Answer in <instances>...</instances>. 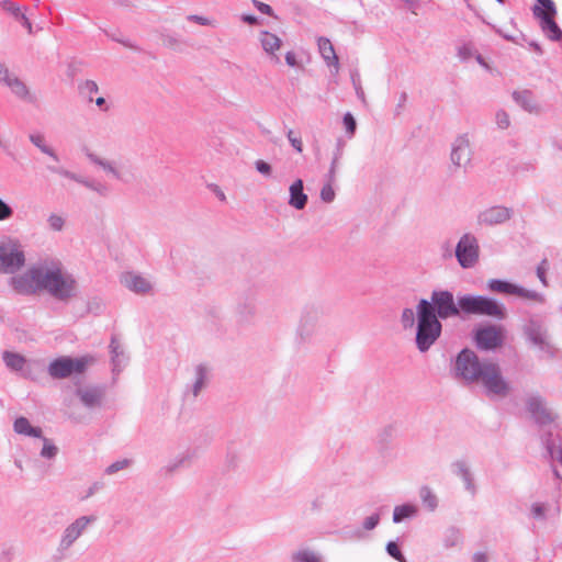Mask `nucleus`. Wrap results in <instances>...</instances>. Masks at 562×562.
Here are the masks:
<instances>
[{"label":"nucleus","instance_id":"nucleus-1","mask_svg":"<svg viewBox=\"0 0 562 562\" xmlns=\"http://www.w3.org/2000/svg\"><path fill=\"white\" fill-rule=\"evenodd\" d=\"M9 285L21 295L47 293L60 302H68L78 294L74 274L64 268L60 260L50 257L40 259L23 273L11 277Z\"/></svg>","mask_w":562,"mask_h":562},{"label":"nucleus","instance_id":"nucleus-2","mask_svg":"<svg viewBox=\"0 0 562 562\" xmlns=\"http://www.w3.org/2000/svg\"><path fill=\"white\" fill-rule=\"evenodd\" d=\"M453 376L464 384L482 385L486 395L505 397L509 384L502 374L499 366L492 360H481L475 351L464 348L454 359Z\"/></svg>","mask_w":562,"mask_h":562},{"label":"nucleus","instance_id":"nucleus-3","mask_svg":"<svg viewBox=\"0 0 562 562\" xmlns=\"http://www.w3.org/2000/svg\"><path fill=\"white\" fill-rule=\"evenodd\" d=\"M417 324L415 342L419 352L428 351L438 340L442 331V324L435 315L434 307L422 299L416 306Z\"/></svg>","mask_w":562,"mask_h":562},{"label":"nucleus","instance_id":"nucleus-4","mask_svg":"<svg viewBox=\"0 0 562 562\" xmlns=\"http://www.w3.org/2000/svg\"><path fill=\"white\" fill-rule=\"evenodd\" d=\"M460 312L504 319L506 308L496 300L483 295L464 294L458 297Z\"/></svg>","mask_w":562,"mask_h":562},{"label":"nucleus","instance_id":"nucleus-5","mask_svg":"<svg viewBox=\"0 0 562 562\" xmlns=\"http://www.w3.org/2000/svg\"><path fill=\"white\" fill-rule=\"evenodd\" d=\"M522 334L527 341L548 358L555 356V348L550 341V335L544 322L538 315H530L522 325Z\"/></svg>","mask_w":562,"mask_h":562},{"label":"nucleus","instance_id":"nucleus-6","mask_svg":"<svg viewBox=\"0 0 562 562\" xmlns=\"http://www.w3.org/2000/svg\"><path fill=\"white\" fill-rule=\"evenodd\" d=\"M25 261L24 247L19 239L5 237L0 240V273L14 274Z\"/></svg>","mask_w":562,"mask_h":562},{"label":"nucleus","instance_id":"nucleus-7","mask_svg":"<svg viewBox=\"0 0 562 562\" xmlns=\"http://www.w3.org/2000/svg\"><path fill=\"white\" fill-rule=\"evenodd\" d=\"M93 362V357L83 356L79 358L59 357L48 366V374L53 379H66L74 373H82L89 364Z\"/></svg>","mask_w":562,"mask_h":562},{"label":"nucleus","instance_id":"nucleus-8","mask_svg":"<svg viewBox=\"0 0 562 562\" xmlns=\"http://www.w3.org/2000/svg\"><path fill=\"white\" fill-rule=\"evenodd\" d=\"M486 289L494 293H501L506 295H515L520 299L536 302L539 304L546 303L544 294L537 292L535 290L526 289L521 285L512 283L502 279H491L486 283Z\"/></svg>","mask_w":562,"mask_h":562},{"label":"nucleus","instance_id":"nucleus-9","mask_svg":"<svg viewBox=\"0 0 562 562\" xmlns=\"http://www.w3.org/2000/svg\"><path fill=\"white\" fill-rule=\"evenodd\" d=\"M95 521L97 517L94 515H83L67 525L60 535L57 551L60 553L67 552Z\"/></svg>","mask_w":562,"mask_h":562},{"label":"nucleus","instance_id":"nucleus-10","mask_svg":"<svg viewBox=\"0 0 562 562\" xmlns=\"http://www.w3.org/2000/svg\"><path fill=\"white\" fill-rule=\"evenodd\" d=\"M454 255L463 269L473 268L480 258V245L472 233H464L457 243Z\"/></svg>","mask_w":562,"mask_h":562},{"label":"nucleus","instance_id":"nucleus-11","mask_svg":"<svg viewBox=\"0 0 562 562\" xmlns=\"http://www.w3.org/2000/svg\"><path fill=\"white\" fill-rule=\"evenodd\" d=\"M435 311L438 319H447L460 315L459 303L454 302L452 292L448 290H435L431 292L430 300H427Z\"/></svg>","mask_w":562,"mask_h":562},{"label":"nucleus","instance_id":"nucleus-12","mask_svg":"<svg viewBox=\"0 0 562 562\" xmlns=\"http://www.w3.org/2000/svg\"><path fill=\"white\" fill-rule=\"evenodd\" d=\"M2 360L9 370L20 374L22 378L31 380L36 378L35 372L40 367L38 361L29 360L22 355L12 351H4Z\"/></svg>","mask_w":562,"mask_h":562},{"label":"nucleus","instance_id":"nucleus-13","mask_svg":"<svg viewBox=\"0 0 562 562\" xmlns=\"http://www.w3.org/2000/svg\"><path fill=\"white\" fill-rule=\"evenodd\" d=\"M503 329L495 325L477 328L474 333V341L481 350H494L503 345Z\"/></svg>","mask_w":562,"mask_h":562},{"label":"nucleus","instance_id":"nucleus-14","mask_svg":"<svg viewBox=\"0 0 562 562\" xmlns=\"http://www.w3.org/2000/svg\"><path fill=\"white\" fill-rule=\"evenodd\" d=\"M532 12L533 15L539 19L540 27L549 40L560 41L562 38V31L554 21L557 15L555 5H553V12L540 7H533Z\"/></svg>","mask_w":562,"mask_h":562},{"label":"nucleus","instance_id":"nucleus-15","mask_svg":"<svg viewBox=\"0 0 562 562\" xmlns=\"http://www.w3.org/2000/svg\"><path fill=\"white\" fill-rule=\"evenodd\" d=\"M532 12L533 15L539 19L540 27L549 40L560 41L562 38V31L554 21L557 15L555 5H553V12L540 7H533Z\"/></svg>","mask_w":562,"mask_h":562},{"label":"nucleus","instance_id":"nucleus-16","mask_svg":"<svg viewBox=\"0 0 562 562\" xmlns=\"http://www.w3.org/2000/svg\"><path fill=\"white\" fill-rule=\"evenodd\" d=\"M451 162L457 168L467 169L471 165L472 149L468 135L458 136L451 146Z\"/></svg>","mask_w":562,"mask_h":562},{"label":"nucleus","instance_id":"nucleus-17","mask_svg":"<svg viewBox=\"0 0 562 562\" xmlns=\"http://www.w3.org/2000/svg\"><path fill=\"white\" fill-rule=\"evenodd\" d=\"M87 157L92 164L101 167L105 172L121 182L128 183L133 177L123 164L116 165V162L101 158L93 153L87 154Z\"/></svg>","mask_w":562,"mask_h":562},{"label":"nucleus","instance_id":"nucleus-18","mask_svg":"<svg viewBox=\"0 0 562 562\" xmlns=\"http://www.w3.org/2000/svg\"><path fill=\"white\" fill-rule=\"evenodd\" d=\"M121 283L130 291L145 295L153 291V282L149 278L134 271H127L122 273Z\"/></svg>","mask_w":562,"mask_h":562},{"label":"nucleus","instance_id":"nucleus-19","mask_svg":"<svg viewBox=\"0 0 562 562\" xmlns=\"http://www.w3.org/2000/svg\"><path fill=\"white\" fill-rule=\"evenodd\" d=\"M512 211L505 206L495 205L481 211L476 216L477 225L494 226L507 222Z\"/></svg>","mask_w":562,"mask_h":562},{"label":"nucleus","instance_id":"nucleus-20","mask_svg":"<svg viewBox=\"0 0 562 562\" xmlns=\"http://www.w3.org/2000/svg\"><path fill=\"white\" fill-rule=\"evenodd\" d=\"M451 472L458 476L464 486V490L471 495H475L477 487L474 480V474L471 470L470 463L465 459H458L451 463Z\"/></svg>","mask_w":562,"mask_h":562},{"label":"nucleus","instance_id":"nucleus-21","mask_svg":"<svg viewBox=\"0 0 562 562\" xmlns=\"http://www.w3.org/2000/svg\"><path fill=\"white\" fill-rule=\"evenodd\" d=\"M211 370L209 366L200 363L194 367L192 383L187 386L186 395L196 398L206 387L210 381Z\"/></svg>","mask_w":562,"mask_h":562},{"label":"nucleus","instance_id":"nucleus-22","mask_svg":"<svg viewBox=\"0 0 562 562\" xmlns=\"http://www.w3.org/2000/svg\"><path fill=\"white\" fill-rule=\"evenodd\" d=\"M110 356L113 375H119L128 363V356L125 352L120 339L113 335L110 341Z\"/></svg>","mask_w":562,"mask_h":562},{"label":"nucleus","instance_id":"nucleus-23","mask_svg":"<svg viewBox=\"0 0 562 562\" xmlns=\"http://www.w3.org/2000/svg\"><path fill=\"white\" fill-rule=\"evenodd\" d=\"M527 409L536 423L540 425L549 424L554 419L552 412L547 408L540 396H530L527 401Z\"/></svg>","mask_w":562,"mask_h":562},{"label":"nucleus","instance_id":"nucleus-24","mask_svg":"<svg viewBox=\"0 0 562 562\" xmlns=\"http://www.w3.org/2000/svg\"><path fill=\"white\" fill-rule=\"evenodd\" d=\"M0 82H3L7 87H9L18 98L20 99H29L30 93L25 83L20 80L16 76L11 74L9 69L0 63Z\"/></svg>","mask_w":562,"mask_h":562},{"label":"nucleus","instance_id":"nucleus-25","mask_svg":"<svg viewBox=\"0 0 562 562\" xmlns=\"http://www.w3.org/2000/svg\"><path fill=\"white\" fill-rule=\"evenodd\" d=\"M513 100L526 112L530 114L539 115L542 112V108L537 101L532 91L525 90H515L512 93Z\"/></svg>","mask_w":562,"mask_h":562},{"label":"nucleus","instance_id":"nucleus-26","mask_svg":"<svg viewBox=\"0 0 562 562\" xmlns=\"http://www.w3.org/2000/svg\"><path fill=\"white\" fill-rule=\"evenodd\" d=\"M76 394L86 407L94 408L101 405L104 397V389L100 386L79 387Z\"/></svg>","mask_w":562,"mask_h":562},{"label":"nucleus","instance_id":"nucleus-27","mask_svg":"<svg viewBox=\"0 0 562 562\" xmlns=\"http://www.w3.org/2000/svg\"><path fill=\"white\" fill-rule=\"evenodd\" d=\"M289 205L295 210H303L308 201L307 194L304 193V183L302 179H296L289 188Z\"/></svg>","mask_w":562,"mask_h":562},{"label":"nucleus","instance_id":"nucleus-28","mask_svg":"<svg viewBox=\"0 0 562 562\" xmlns=\"http://www.w3.org/2000/svg\"><path fill=\"white\" fill-rule=\"evenodd\" d=\"M260 43L263 50L272 56V58L279 63L280 58L276 55V52L280 49L282 41L273 33L263 31L260 33Z\"/></svg>","mask_w":562,"mask_h":562},{"label":"nucleus","instance_id":"nucleus-29","mask_svg":"<svg viewBox=\"0 0 562 562\" xmlns=\"http://www.w3.org/2000/svg\"><path fill=\"white\" fill-rule=\"evenodd\" d=\"M13 430L23 436L42 438L43 431L40 427L32 426L26 417H18L13 423Z\"/></svg>","mask_w":562,"mask_h":562},{"label":"nucleus","instance_id":"nucleus-30","mask_svg":"<svg viewBox=\"0 0 562 562\" xmlns=\"http://www.w3.org/2000/svg\"><path fill=\"white\" fill-rule=\"evenodd\" d=\"M317 45L326 65L334 66L336 69H338V57L331 42L326 37H319Z\"/></svg>","mask_w":562,"mask_h":562},{"label":"nucleus","instance_id":"nucleus-31","mask_svg":"<svg viewBox=\"0 0 562 562\" xmlns=\"http://www.w3.org/2000/svg\"><path fill=\"white\" fill-rule=\"evenodd\" d=\"M418 514V507L414 504H403L394 507L393 522L400 524L404 519L414 518Z\"/></svg>","mask_w":562,"mask_h":562},{"label":"nucleus","instance_id":"nucleus-32","mask_svg":"<svg viewBox=\"0 0 562 562\" xmlns=\"http://www.w3.org/2000/svg\"><path fill=\"white\" fill-rule=\"evenodd\" d=\"M316 323V316L312 315L310 312H306L303 314V316L300 319L297 334L300 335L302 340H306L311 337V335L314 331Z\"/></svg>","mask_w":562,"mask_h":562},{"label":"nucleus","instance_id":"nucleus-33","mask_svg":"<svg viewBox=\"0 0 562 562\" xmlns=\"http://www.w3.org/2000/svg\"><path fill=\"white\" fill-rule=\"evenodd\" d=\"M30 142L37 147L43 154L49 156L53 160L59 161L56 151L49 147L45 142V136L41 133H32L29 135Z\"/></svg>","mask_w":562,"mask_h":562},{"label":"nucleus","instance_id":"nucleus-34","mask_svg":"<svg viewBox=\"0 0 562 562\" xmlns=\"http://www.w3.org/2000/svg\"><path fill=\"white\" fill-rule=\"evenodd\" d=\"M345 140L342 138H338L336 142V148L333 154V159L330 162V167L327 173V178H329L330 182H335L336 180V172L339 165V160L344 155V148H345Z\"/></svg>","mask_w":562,"mask_h":562},{"label":"nucleus","instance_id":"nucleus-35","mask_svg":"<svg viewBox=\"0 0 562 562\" xmlns=\"http://www.w3.org/2000/svg\"><path fill=\"white\" fill-rule=\"evenodd\" d=\"M291 562H324L323 555L311 549H301L292 553Z\"/></svg>","mask_w":562,"mask_h":562},{"label":"nucleus","instance_id":"nucleus-36","mask_svg":"<svg viewBox=\"0 0 562 562\" xmlns=\"http://www.w3.org/2000/svg\"><path fill=\"white\" fill-rule=\"evenodd\" d=\"M380 514L374 513L368 517L364 518L362 522V529H358L353 533L355 539H362L364 537L363 531H371L380 524Z\"/></svg>","mask_w":562,"mask_h":562},{"label":"nucleus","instance_id":"nucleus-37","mask_svg":"<svg viewBox=\"0 0 562 562\" xmlns=\"http://www.w3.org/2000/svg\"><path fill=\"white\" fill-rule=\"evenodd\" d=\"M419 497L428 510L434 512L438 507V498L430 487L423 486L419 490Z\"/></svg>","mask_w":562,"mask_h":562},{"label":"nucleus","instance_id":"nucleus-38","mask_svg":"<svg viewBox=\"0 0 562 562\" xmlns=\"http://www.w3.org/2000/svg\"><path fill=\"white\" fill-rule=\"evenodd\" d=\"M549 505L547 503H532L530 506V517L538 521H546Z\"/></svg>","mask_w":562,"mask_h":562},{"label":"nucleus","instance_id":"nucleus-39","mask_svg":"<svg viewBox=\"0 0 562 562\" xmlns=\"http://www.w3.org/2000/svg\"><path fill=\"white\" fill-rule=\"evenodd\" d=\"M401 324L404 329H412L417 324L416 311L406 307L403 310L401 315Z\"/></svg>","mask_w":562,"mask_h":562},{"label":"nucleus","instance_id":"nucleus-40","mask_svg":"<svg viewBox=\"0 0 562 562\" xmlns=\"http://www.w3.org/2000/svg\"><path fill=\"white\" fill-rule=\"evenodd\" d=\"M47 170L53 172V173H56L60 177H64V178H67V179H70V180H74L80 184H82V181H83V177L72 172V171H69L63 167H57V166H47Z\"/></svg>","mask_w":562,"mask_h":562},{"label":"nucleus","instance_id":"nucleus-41","mask_svg":"<svg viewBox=\"0 0 562 562\" xmlns=\"http://www.w3.org/2000/svg\"><path fill=\"white\" fill-rule=\"evenodd\" d=\"M461 541V533L459 529L451 527L449 528L443 538V546L445 548H452L459 544Z\"/></svg>","mask_w":562,"mask_h":562},{"label":"nucleus","instance_id":"nucleus-42","mask_svg":"<svg viewBox=\"0 0 562 562\" xmlns=\"http://www.w3.org/2000/svg\"><path fill=\"white\" fill-rule=\"evenodd\" d=\"M43 448L41 450V457L47 460L54 459L58 454V448L48 438L42 436Z\"/></svg>","mask_w":562,"mask_h":562},{"label":"nucleus","instance_id":"nucleus-43","mask_svg":"<svg viewBox=\"0 0 562 562\" xmlns=\"http://www.w3.org/2000/svg\"><path fill=\"white\" fill-rule=\"evenodd\" d=\"M476 50L471 42L463 43L458 46V57L461 61H467L475 55Z\"/></svg>","mask_w":562,"mask_h":562},{"label":"nucleus","instance_id":"nucleus-44","mask_svg":"<svg viewBox=\"0 0 562 562\" xmlns=\"http://www.w3.org/2000/svg\"><path fill=\"white\" fill-rule=\"evenodd\" d=\"M236 313L237 315L243 319V321H246V319H249L251 318L255 313H256V307L254 305V303H250V302H245V303H239L237 305V308H236Z\"/></svg>","mask_w":562,"mask_h":562},{"label":"nucleus","instance_id":"nucleus-45","mask_svg":"<svg viewBox=\"0 0 562 562\" xmlns=\"http://www.w3.org/2000/svg\"><path fill=\"white\" fill-rule=\"evenodd\" d=\"M189 461H190L189 453H181V454L177 456L176 458H173L172 460H170L169 463L167 464L166 469L168 472H175L179 468L189 463Z\"/></svg>","mask_w":562,"mask_h":562},{"label":"nucleus","instance_id":"nucleus-46","mask_svg":"<svg viewBox=\"0 0 562 562\" xmlns=\"http://www.w3.org/2000/svg\"><path fill=\"white\" fill-rule=\"evenodd\" d=\"M131 464H132V460H130V459L117 460V461L111 463L109 467H106V469L104 470V473L108 475H113V474L117 473L119 471L130 468Z\"/></svg>","mask_w":562,"mask_h":562},{"label":"nucleus","instance_id":"nucleus-47","mask_svg":"<svg viewBox=\"0 0 562 562\" xmlns=\"http://www.w3.org/2000/svg\"><path fill=\"white\" fill-rule=\"evenodd\" d=\"M386 552L390 557L398 562H406L405 555L402 553L398 544L395 541H389L386 543Z\"/></svg>","mask_w":562,"mask_h":562},{"label":"nucleus","instance_id":"nucleus-48","mask_svg":"<svg viewBox=\"0 0 562 562\" xmlns=\"http://www.w3.org/2000/svg\"><path fill=\"white\" fill-rule=\"evenodd\" d=\"M327 180H328L327 183H325L322 187L319 195H321L322 201H324L325 203H330L335 200L336 193L333 188L334 182H330L329 178H327Z\"/></svg>","mask_w":562,"mask_h":562},{"label":"nucleus","instance_id":"nucleus-49","mask_svg":"<svg viewBox=\"0 0 562 562\" xmlns=\"http://www.w3.org/2000/svg\"><path fill=\"white\" fill-rule=\"evenodd\" d=\"M80 90L83 94H86L89 99V101H92V94L97 93L99 91V87L95 81L93 80H86L81 86Z\"/></svg>","mask_w":562,"mask_h":562},{"label":"nucleus","instance_id":"nucleus-50","mask_svg":"<svg viewBox=\"0 0 562 562\" xmlns=\"http://www.w3.org/2000/svg\"><path fill=\"white\" fill-rule=\"evenodd\" d=\"M49 228L55 232H60L65 226V220L58 214H50L47 218Z\"/></svg>","mask_w":562,"mask_h":562},{"label":"nucleus","instance_id":"nucleus-51","mask_svg":"<svg viewBox=\"0 0 562 562\" xmlns=\"http://www.w3.org/2000/svg\"><path fill=\"white\" fill-rule=\"evenodd\" d=\"M342 122H344L346 132L348 133L349 137H352L355 135L356 128H357L356 119L353 117V115L351 113L347 112L344 115Z\"/></svg>","mask_w":562,"mask_h":562},{"label":"nucleus","instance_id":"nucleus-52","mask_svg":"<svg viewBox=\"0 0 562 562\" xmlns=\"http://www.w3.org/2000/svg\"><path fill=\"white\" fill-rule=\"evenodd\" d=\"M82 186L98 192L101 195H104L108 191V188L103 183L94 180H89L87 178L83 179Z\"/></svg>","mask_w":562,"mask_h":562},{"label":"nucleus","instance_id":"nucleus-53","mask_svg":"<svg viewBox=\"0 0 562 562\" xmlns=\"http://www.w3.org/2000/svg\"><path fill=\"white\" fill-rule=\"evenodd\" d=\"M496 124L499 128L506 130L510 125L509 115L504 110H498L495 115Z\"/></svg>","mask_w":562,"mask_h":562},{"label":"nucleus","instance_id":"nucleus-54","mask_svg":"<svg viewBox=\"0 0 562 562\" xmlns=\"http://www.w3.org/2000/svg\"><path fill=\"white\" fill-rule=\"evenodd\" d=\"M286 137L291 144V146L297 151L302 153L303 150V144L300 136L295 135V133L292 130H289L286 133Z\"/></svg>","mask_w":562,"mask_h":562},{"label":"nucleus","instance_id":"nucleus-55","mask_svg":"<svg viewBox=\"0 0 562 562\" xmlns=\"http://www.w3.org/2000/svg\"><path fill=\"white\" fill-rule=\"evenodd\" d=\"M547 271H548V261L544 259L537 267V277L539 278L540 282L544 286L548 285L547 277H546Z\"/></svg>","mask_w":562,"mask_h":562},{"label":"nucleus","instance_id":"nucleus-56","mask_svg":"<svg viewBox=\"0 0 562 562\" xmlns=\"http://www.w3.org/2000/svg\"><path fill=\"white\" fill-rule=\"evenodd\" d=\"M187 20L198 23L203 26H213L214 25V22L211 19L202 16V15L190 14L187 16Z\"/></svg>","mask_w":562,"mask_h":562},{"label":"nucleus","instance_id":"nucleus-57","mask_svg":"<svg viewBox=\"0 0 562 562\" xmlns=\"http://www.w3.org/2000/svg\"><path fill=\"white\" fill-rule=\"evenodd\" d=\"M13 215L12 207L0 199V221L9 220Z\"/></svg>","mask_w":562,"mask_h":562},{"label":"nucleus","instance_id":"nucleus-58","mask_svg":"<svg viewBox=\"0 0 562 562\" xmlns=\"http://www.w3.org/2000/svg\"><path fill=\"white\" fill-rule=\"evenodd\" d=\"M252 3L259 12L267 15H272L273 11L269 4L260 2L258 0H252Z\"/></svg>","mask_w":562,"mask_h":562},{"label":"nucleus","instance_id":"nucleus-59","mask_svg":"<svg viewBox=\"0 0 562 562\" xmlns=\"http://www.w3.org/2000/svg\"><path fill=\"white\" fill-rule=\"evenodd\" d=\"M256 169L258 172H260L261 175H265V176H270V173H271V166L263 160L256 161Z\"/></svg>","mask_w":562,"mask_h":562},{"label":"nucleus","instance_id":"nucleus-60","mask_svg":"<svg viewBox=\"0 0 562 562\" xmlns=\"http://www.w3.org/2000/svg\"><path fill=\"white\" fill-rule=\"evenodd\" d=\"M103 487V484L101 482H94L93 484H91L87 491V494L85 497H82L83 499L86 498H89L91 497L92 495H94L98 491H100L101 488Z\"/></svg>","mask_w":562,"mask_h":562},{"label":"nucleus","instance_id":"nucleus-61","mask_svg":"<svg viewBox=\"0 0 562 562\" xmlns=\"http://www.w3.org/2000/svg\"><path fill=\"white\" fill-rule=\"evenodd\" d=\"M406 101H407V93L406 92H402L400 94L398 103H397V105L395 108V114L396 115L401 114L402 109L404 108Z\"/></svg>","mask_w":562,"mask_h":562},{"label":"nucleus","instance_id":"nucleus-62","mask_svg":"<svg viewBox=\"0 0 562 562\" xmlns=\"http://www.w3.org/2000/svg\"><path fill=\"white\" fill-rule=\"evenodd\" d=\"M537 2H538L537 7H540L542 9H547V10L553 12V5H555V4L552 0H537Z\"/></svg>","mask_w":562,"mask_h":562},{"label":"nucleus","instance_id":"nucleus-63","mask_svg":"<svg viewBox=\"0 0 562 562\" xmlns=\"http://www.w3.org/2000/svg\"><path fill=\"white\" fill-rule=\"evenodd\" d=\"M285 63L290 66V67H295L297 65V61H296V56L293 52H288L285 54Z\"/></svg>","mask_w":562,"mask_h":562},{"label":"nucleus","instance_id":"nucleus-64","mask_svg":"<svg viewBox=\"0 0 562 562\" xmlns=\"http://www.w3.org/2000/svg\"><path fill=\"white\" fill-rule=\"evenodd\" d=\"M472 562H487V555L483 552H475L472 557Z\"/></svg>","mask_w":562,"mask_h":562}]
</instances>
